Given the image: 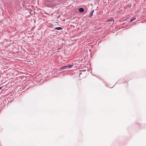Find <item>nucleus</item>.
Segmentation results:
<instances>
[{
	"mask_svg": "<svg viewBox=\"0 0 146 146\" xmlns=\"http://www.w3.org/2000/svg\"><path fill=\"white\" fill-rule=\"evenodd\" d=\"M73 65H70L69 66H66L61 67L60 68V70H65L68 69H70L72 68L73 66Z\"/></svg>",
	"mask_w": 146,
	"mask_h": 146,
	"instance_id": "1",
	"label": "nucleus"
},
{
	"mask_svg": "<svg viewBox=\"0 0 146 146\" xmlns=\"http://www.w3.org/2000/svg\"><path fill=\"white\" fill-rule=\"evenodd\" d=\"M79 11L81 13L83 12L84 11V9L82 8H80L79 9Z\"/></svg>",
	"mask_w": 146,
	"mask_h": 146,
	"instance_id": "2",
	"label": "nucleus"
},
{
	"mask_svg": "<svg viewBox=\"0 0 146 146\" xmlns=\"http://www.w3.org/2000/svg\"><path fill=\"white\" fill-rule=\"evenodd\" d=\"M94 12V10H93L90 12V17H91L92 16Z\"/></svg>",
	"mask_w": 146,
	"mask_h": 146,
	"instance_id": "3",
	"label": "nucleus"
},
{
	"mask_svg": "<svg viewBox=\"0 0 146 146\" xmlns=\"http://www.w3.org/2000/svg\"><path fill=\"white\" fill-rule=\"evenodd\" d=\"M55 29L57 30H60L62 29V28L61 27H57L55 28Z\"/></svg>",
	"mask_w": 146,
	"mask_h": 146,
	"instance_id": "4",
	"label": "nucleus"
},
{
	"mask_svg": "<svg viewBox=\"0 0 146 146\" xmlns=\"http://www.w3.org/2000/svg\"><path fill=\"white\" fill-rule=\"evenodd\" d=\"M113 21V20L112 19H108L107 20L106 22H110V21Z\"/></svg>",
	"mask_w": 146,
	"mask_h": 146,
	"instance_id": "5",
	"label": "nucleus"
},
{
	"mask_svg": "<svg viewBox=\"0 0 146 146\" xmlns=\"http://www.w3.org/2000/svg\"><path fill=\"white\" fill-rule=\"evenodd\" d=\"M135 19V18H133L131 19L130 21V23L132 22Z\"/></svg>",
	"mask_w": 146,
	"mask_h": 146,
	"instance_id": "6",
	"label": "nucleus"
},
{
	"mask_svg": "<svg viewBox=\"0 0 146 146\" xmlns=\"http://www.w3.org/2000/svg\"><path fill=\"white\" fill-rule=\"evenodd\" d=\"M2 87H0V90H1V89H2Z\"/></svg>",
	"mask_w": 146,
	"mask_h": 146,
	"instance_id": "7",
	"label": "nucleus"
}]
</instances>
